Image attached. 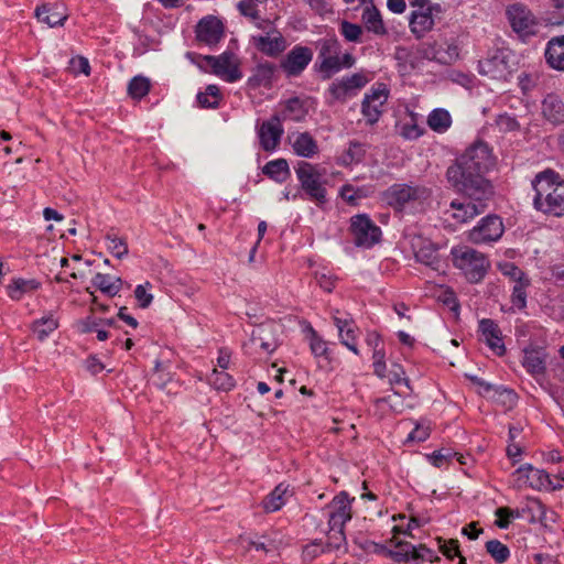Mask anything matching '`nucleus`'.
<instances>
[{
  "label": "nucleus",
  "mask_w": 564,
  "mask_h": 564,
  "mask_svg": "<svg viewBox=\"0 0 564 564\" xmlns=\"http://www.w3.org/2000/svg\"><path fill=\"white\" fill-rule=\"evenodd\" d=\"M494 164L495 156L489 145L482 140H477L448 166L447 182L464 196H473L480 200L492 198L494 186L485 175Z\"/></svg>",
  "instance_id": "f257e3e1"
},
{
  "label": "nucleus",
  "mask_w": 564,
  "mask_h": 564,
  "mask_svg": "<svg viewBox=\"0 0 564 564\" xmlns=\"http://www.w3.org/2000/svg\"><path fill=\"white\" fill-rule=\"evenodd\" d=\"M352 501L354 498H350L348 492L340 491L327 505V509L329 510L327 521L328 530L326 532L327 540L324 542L327 553L348 552L345 527L352 518Z\"/></svg>",
  "instance_id": "f03ea898"
},
{
  "label": "nucleus",
  "mask_w": 564,
  "mask_h": 564,
  "mask_svg": "<svg viewBox=\"0 0 564 564\" xmlns=\"http://www.w3.org/2000/svg\"><path fill=\"white\" fill-rule=\"evenodd\" d=\"M532 187L536 210L554 217L564 216V180L557 172L545 170L539 173L532 181Z\"/></svg>",
  "instance_id": "7ed1b4c3"
},
{
  "label": "nucleus",
  "mask_w": 564,
  "mask_h": 564,
  "mask_svg": "<svg viewBox=\"0 0 564 564\" xmlns=\"http://www.w3.org/2000/svg\"><path fill=\"white\" fill-rule=\"evenodd\" d=\"M451 256L454 267L469 283L481 282L490 269L487 256L470 247H454L451 250Z\"/></svg>",
  "instance_id": "20e7f679"
},
{
  "label": "nucleus",
  "mask_w": 564,
  "mask_h": 564,
  "mask_svg": "<svg viewBox=\"0 0 564 564\" xmlns=\"http://www.w3.org/2000/svg\"><path fill=\"white\" fill-rule=\"evenodd\" d=\"M295 173L301 188L308 199L315 202L318 207H323L328 200L327 189L324 186L323 175L317 167L310 162L300 161L295 167Z\"/></svg>",
  "instance_id": "39448f33"
},
{
  "label": "nucleus",
  "mask_w": 564,
  "mask_h": 564,
  "mask_svg": "<svg viewBox=\"0 0 564 564\" xmlns=\"http://www.w3.org/2000/svg\"><path fill=\"white\" fill-rule=\"evenodd\" d=\"M430 195V189L423 185L397 183L383 192L382 198L393 209L402 210L408 204L425 200Z\"/></svg>",
  "instance_id": "423d86ee"
},
{
  "label": "nucleus",
  "mask_w": 564,
  "mask_h": 564,
  "mask_svg": "<svg viewBox=\"0 0 564 564\" xmlns=\"http://www.w3.org/2000/svg\"><path fill=\"white\" fill-rule=\"evenodd\" d=\"M350 234L357 247L370 249L381 240L382 231L367 214L350 218Z\"/></svg>",
  "instance_id": "0eeeda50"
},
{
  "label": "nucleus",
  "mask_w": 564,
  "mask_h": 564,
  "mask_svg": "<svg viewBox=\"0 0 564 564\" xmlns=\"http://www.w3.org/2000/svg\"><path fill=\"white\" fill-rule=\"evenodd\" d=\"M506 15L514 33L523 41L536 34L538 21L531 10L522 3L507 7Z\"/></svg>",
  "instance_id": "6e6552de"
},
{
  "label": "nucleus",
  "mask_w": 564,
  "mask_h": 564,
  "mask_svg": "<svg viewBox=\"0 0 564 564\" xmlns=\"http://www.w3.org/2000/svg\"><path fill=\"white\" fill-rule=\"evenodd\" d=\"M389 98V89L384 84H378L366 93L360 105V112L369 127L377 124L384 112Z\"/></svg>",
  "instance_id": "1a4fd4ad"
},
{
  "label": "nucleus",
  "mask_w": 564,
  "mask_h": 564,
  "mask_svg": "<svg viewBox=\"0 0 564 564\" xmlns=\"http://www.w3.org/2000/svg\"><path fill=\"white\" fill-rule=\"evenodd\" d=\"M202 61L210 68L212 73L227 83H236L242 78L239 68V61L230 51H225L219 56L204 55L199 56Z\"/></svg>",
  "instance_id": "9d476101"
},
{
  "label": "nucleus",
  "mask_w": 564,
  "mask_h": 564,
  "mask_svg": "<svg viewBox=\"0 0 564 564\" xmlns=\"http://www.w3.org/2000/svg\"><path fill=\"white\" fill-rule=\"evenodd\" d=\"M502 219L497 215H487L468 232V240L475 245L490 243L503 235Z\"/></svg>",
  "instance_id": "9b49d317"
},
{
  "label": "nucleus",
  "mask_w": 564,
  "mask_h": 564,
  "mask_svg": "<svg viewBox=\"0 0 564 564\" xmlns=\"http://www.w3.org/2000/svg\"><path fill=\"white\" fill-rule=\"evenodd\" d=\"M313 56L311 47L296 44L280 61V68L286 77H299L311 64Z\"/></svg>",
  "instance_id": "f8f14e48"
},
{
  "label": "nucleus",
  "mask_w": 564,
  "mask_h": 564,
  "mask_svg": "<svg viewBox=\"0 0 564 564\" xmlns=\"http://www.w3.org/2000/svg\"><path fill=\"white\" fill-rule=\"evenodd\" d=\"M283 133L284 129L279 115H273L270 119L257 124L259 145L264 152H275L281 143Z\"/></svg>",
  "instance_id": "ddd939ff"
},
{
  "label": "nucleus",
  "mask_w": 564,
  "mask_h": 564,
  "mask_svg": "<svg viewBox=\"0 0 564 564\" xmlns=\"http://www.w3.org/2000/svg\"><path fill=\"white\" fill-rule=\"evenodd\" d=\"M466 197L468 198L467 202H458L455 199L449 205L452 210V218L460 224L466 223L477 215L484 213L488 206V202L491 200V198H484L480 200L473 196Z\"/></svg>",
  "instance_id": "4468645a"
},
{
  "label": "nucleus",
  "mask_w": 564,
  "mask_h": 564,
  "mask_svg": "<svg viewBox=\"0 0 564 564\" xmlns=\"http://www.w3.org/2000/svg\"><path fill=\"white\" fill-rule=\"evenodd\" d=\"M477 70L480 75L492 79H506L510 74L509 64L503 52L496 51L492 55L478 61Z\"/></svg>",
  "instance_id": "2eb2a0df"
},
{
  "label": "nucleus",
  "mask_w": 564,
  "mask_h": 564,
  "mask_svg": "<svg viewBox=\"0 0 564 564\" xmlns=\"http://www.w3.org/2000/svg\"><path fill=\"white\" fill-rule=\"evenodd\" d=\"M478 330L486 345L494 354L501 357L506 354L502 332L496 321L482 318L479 321Z\"/></svg>",
  "instance_id": "dca6fc26"
},
{
  "label": "nucleus",
  "mask_w": 564,
  "mask_h": 564,
  "mask_svg": "<svg viewBox=\"0 0 564 564\" xmlns=\"http://www.w3.org/2000/svg\"><path fill=\"white\" fill-rule=\"evenodd\" d=\"M223 36L224 24L216 17H205L196 25V39L207 45H216Z\"/></svg>",
  "instance_id": "f3484780"
},
{
  "label": "nucleus",
  "mask_w": 564,
  "mask_h": 564,
  "mask_svg": "<svg viewBox=\"0 0 564 564\" xmlns=\"http://www.w3.org/2000/svg\"><path fill=\"white\" fill-rule=\"evenodd\" d=\"M441 13L434 12L432 9L413 10L409 19L411 32L416 39H422L434 26V18Z\"/></svg>",
  "instance_id": "a211bd4d"
},
{
  "label": "nucleus",
  "mask_w": 564,
  "mask_h": 564,
  "mask_svg": "<svg viewBox=\"0 0 564 564\" xmlns=\"http://www.w3.org/2000/svg\"><path fill=\"white\" fill-rule=\"evenodd\" d=\"M288 139L297 156L312 159L319 151L316 140L310 132H294Z\"/></svg>",
  "instance_id": "6ab92c4d"
},
{
  "label": "nucleus",
  "mask_w": 564,
  "mask_h": 564,
  "mask_svg": "<svg viewBox=\"0 0 564 564\" xmlns=\"http://www.w3.org/2000/svg\"><path fill=\"white\" fill-rule=\"evenodd\" d=\"M544 57L551 68L564 72V35L553 36L549 40Z\"/></svg>",
  "instance_id": "aec40b11"
},
{
  "label": "nucleus",
  "mask_w": 564,
  "mask_h": 564,
  "mask_svg": "<svg viewBox=\"0 0 564 564\" xmlns=\"http://www.w3.org/2000/svg\"><path fill=\"white\" fill-rule=\"evenodd\" d=\"M545 357L543 348L527 347L523 349L522 366L532 376L543 375L546 370Z\"/></svg>",
  "instance_id": "412c9836"
},
{
  "label": "nucleus",
  "mask_w": 564,
  "mask_h": 564,
  "mask_svg": "<svg viewBox=\"0 0 564 564\" xmlns=\"http://www.w3.org/2000/svg\"><path fill=\"white\" fill-rule=\"evenodd\" d=\"M275 69L276 68L273 63H259L253 68L252 75L248 78V86L252 89L259 87H271Z\"/></svg>",
  "instance_id": "4be33fe9"
},
{
  "label": "nucleus",
  "mask_w": 564,
  "mask_h": 564,
  "mask_svg": "<svg viewBox=\"0 0 564 564\" xmlns=\"http://www.w3.org/2000/svg\"><path fill=\"white\" fill-rule=\"evenodd\" d=\"M543 117L553 124L564 122V102L555 94H549L542 101Z\"/></svg>",
  "instance_id": "5701e85b"
},
{
  "label": "nucleus",
  "mask_w": 564,
  "mask_h": 564,
  "mask_svg": "<svg viewBox=\"0 0 564 564\" xmlns=\"http://www.w3.org/2000/svg\"><path fill=\"white\" fill-rule=\"evenodd\" d=\"M61 9L59 4H43L35 9V15L51 28L59 26L67 20V14Z\"/></svg>",
  "instance_id": "b1692460"
},
{
  "label": "nucleus",
  "mask_w": 564,
  "mask_h": 564,
  "mask_svg": "<svg viewBox=\"0 0 564 564\" xmlns=\"http://www.w3.org/2000/svg\"><path fill=\"white\" fill-rule=\"evenodd\" d=\"M525 470L529 471V475H530L529 488H532L535 490H541V489H546V488L556 490V489L562 488L561 485H558V486L552 485L550 475L543 469L534 468L531 464H524L519 467V474H521Z\"/></svg>",
  "instance_id": "393cba45"
},
{
  "label": "nucleus",
  "mask_w": 564,
  "mask_h": 564,
  "mask_svg": "<svg viewBox=\"0 0 564 564\" xmlns=\"http://www.w3.org/2000/svg\"><path fill=\"white\" fill-rule=\"evenodd\" d=\"M289 485L279 484L269 495H267L261 507L267 513L279 511L288 501Z\"/></svg>",
  "instance_id": "a878e982"
},
{
  "label": "nucleus",
  "mask_w": 564,
  "mask_h": 564,
  "mask_svg": "<svg viewBox=\"0 0 564 564\" xmlns=\"http://www.w3.org/2000/svg\"><path fill=\"white\" fill-rule=\"evenodd\" d=\"M59 326L58 318L53 312L32 322L30 329L40 341H44Z\"/></svg>",
  "instance_id": "bb28decb"
},
{
  "label": "nucleus",
  "mask_w": 564,
  "mask_h": 564,
  "mask_svg": "<svg viewBox=\"0 0 564 564\" xmlns=\"http://www.w3.org/2000/svg\"><path fill=\"white\" fill-rule=\"evenodd\" d=\"M262 173L270 180L280 184L284 183L291 176L289 163L283 158L265 163L262 167Z\"/></svg>",
  "instance_id": "cd10ccee"
},
{
  "label": "nucleus",
  "mask_w": 564,
  "mask_h": 564,
  "mask_svg": "<svg viewBox=\"0 0 564 564\" xmlns=\"http://www.w3.org/2000/svg\"><path fill=\"white\" fill-rule=\"evenodd\" d=\"M91 284L107 296L113 297L121 291L123 281L121 278H111L109 274L96 273L91 279Z\"/></svg>",
  "instance_id": "c85d7f7f"
},
{
  "label": "nucleus",
  "mask_w": 564,
  "mask_h": 564,
  "mask_svg": "<svg viewBox=\"0 0 564 564\" xmlns=\"http://www.w3.org/2000/svg\"><path fill=\"white\" fill-rule=\"evenodd\" d=\"M307 108L305 100L300 97H292L284 102V109L280 116L282 120H291L295 122L303 121L307 116Z\"/></svg>",
  "instance_id": "c756f323"
},
{
  "label": "nucleus",
  "mask_w": 564,
  "mask_h": 564,
  "mask_svg": "<svg viewBox=\"0 0 564 564\" xmlns=\"http://www.w3.org/2000/svg\"><path fill=\"white\" fill-rule=\"evenodd\" d=\"M361 20L367 31L375 33L376 35H386L387 29L384 26L380 11L373 6H367L361 14Z\"/></svg>",
  "instance_id": "7c9ffc66"
},
{
  "label": "nucleus",
  "mask_w": 564,
  "mask_h": 564,
  "mask_svg": "<svg viewBox=\"0 0 564 564\" xmlns=\"http://www.w3.org/2000/svg\"><path fill=\"white\" fill-rule=\"evenodd\" d=\"M253 40L256 47L268 56H278L285 50V40L281 34L274 37L260 35Z\"/></svg>",
  "instance_id": "2f4dec72"
},
{
  "label": "nucleus",
  "mask_w": 564,
  "mask_h": 564,
  "mask_svg": "<svg viewBox=\"0 0 564 564\" xmlns=\"http://www.w3.org/2000/svg\"><path fill=\"white\" fill-rule=\"evenodd\" d=\"M41 283L35 279L18 278L8 285V295L11 300L20 301L23 294L37 290Z\"/></svg>",
  "instance_id": "473e14b6"
},
{
  "label": "nucleus",
  "mask_w": 564,
  "mask_h": 564,
  "mask_svg": "<svg viewBox=\"0 0 564 564\" xmlns=\"http://www.w3.org/2000/svg\"><path fill=\"white\" fill-rule=\"evenodd\" d=\"M531 285L530 278H527L522 281H517L514 283L511 295H510V302L512 304V307L509 308V311L514 312L517 311H524L527 307V299H528V288Z\"/></svg>",
  "instance_id": "72a5a7b5"
},
{
  "label": "nucleus",
  "mask_w": 564,
  "mask_h": 564,
  "mask_svg": "<svg viewBox=\"0 0 564 564\" xmlns=\"http://www.w3.org/2000/svg\"><path fill=\"white\" fill-rule=\"evenodd\" d=\"M221 99L223 96L217 85H208L205 91H199L196 95L198 106L206 109H217Z\"/></svg>",
  "instance_id": "f704fd0d"
},
{
  "label": "nucleus",
  "mask_w": 564,
  "mask_h": 564,
  "mask_svg": "<svg viewBox=\"0 0 564 564\" xmlns=\"http://www.w3.org/2000/svg\"><path fill=\"white\" fill-rule=\"evenodd\" d=\"M415 259L417 262L425 264L435 271H440L442 268V260L437 249L431 243L422 246L415 252Z\"/></svg>",
  "instance_id": "c9c22d12"
},
{
  "label": "nucleus",
  "mask_w": 564,
  "mask_h": 564,
  "mask_svg": "<svg viewBox=\"0 0 564 564\" xmlns=\"http://www.w3.org/2000/svg\"><path fill=\"white\" fill-rule=\"evenodd\" d=\"M367 147L365 143L352 140L348 144V149L341 154L339 163L344 166L360 163L366 155Z\"/></svg>",
  "instance_id": "e433bc0d"
},
{
  "label": "nucleus",
  "mask_w": 564,
  "mask_h": 564,
  "mask_svg": "<svg viewBox=\"0 0 564 564\" xmlns=\"http://www.w3.org/2000/svg\"><path fill=\"white\" fill-rule=\"evenodd\" d=\"M271 334V330L268 327L260 326L257 329H254L251 334V343L256 347H260L264 352H273L276 347V340L273 338H269V335Z\"/></svg>",
  "instance_id": "4c0bfd02"
},
{
  "label": "nucleus",
  "mask_w": 564,
  "mask_h": 564,
  "mask_svg": "<svg viewBox=\"0 0 564 564\" xmlns=\"http://www.w3.org/2000/svg\"><path fill=\"white\" fill-rule=\"evenodd\" d=\"M107 243V249L110 253L117 259H122L128 256L129 247L127 239L123 237H119L113 229L109 230L105 236Z\"/></svg>",
  "instance_id": "58836bf2"
},
{
  "label": "nucleus",
  "mask_w": 564,
  "mask_h": 564,
  "mask_svg": "<svg viewBox=\"0 0 564 564\" xmlns=\"http://www.w3.org/2000/svg\"><path fill=\"white\" fill-rule=\"evenodd\" d=\"M429 127L435 132H445L452 124V117L446 109L436 108L427 118Z\"/></svg>",
  "instance_id": "ea45409f"
},
{
  "label": "nucleus",
  "mask_w": 564,
  "mask_h": 564,
  "mask_svg": "<svg viewBox=\"0 0 564 564\" xmlns=\"http://www.w3.org/2000/svg\"><path fill=\"white\" fill-rule=\"evenodd\" d=\"M208 383L217 391L228 392L236 387V380L224 370L214 369L208 376Z\"/></svg>",
  "instance_id": "a19ab883"
},
{
  "label": "nucleus",
  "mask_w": 564,
  "mask_h": 564,
  "mask_svg": "<svg viewBox=\"0 0 564 564\" xmlns=\"http://www.w3.org/2000/svg\"><path fill=\"white\" fill-rule=\"evenodd\" d=\"M128 95L135 100H141L151 89V83L148 77L137 75L128 83Z\"/></svg>",
  "instance_id": "79ce46f5"
},
{
  "label": "nucleus",
  "mask_w": 564,
  "mask_h": 564,
  "mask_svg": "<svg viewBox=\"0 0 564 564\" xmlns=\"http://www.w3.org/2000/svg\"><path fill=\"white\" fill-rule=\"evenodd\" d=\"M308 334L310 348L312 354L315 357H323L327 361H330L332 357L328 343L324 340L312 326H310Z\"/></svg>",
  "instance_id": "37998d69"
},
{
  "label": "nucleus",
  "mask_w": 564,
  "mask_h": 564,
  "mask_svg": "<svg viewBox=\"0 0 564 564\" xmlns=\"http://www.w3.org/2000/svg\"><path fill=\"white\" fill-rule=\"evenodd\" d=\"M315 69L321 73L323 79H329L340 70L339 54L316 62Z\"/></svg>",
  "instance_id": "c03bdc74"
},
{
  "label": "nucleus",
  "mask_w": 564,
  "mask_h": 564,
  "mask_svg": "<svg viewBox=\"0 0 564 564\" xmlns=\"http://www.w3.org/2000/svg\"><path fill=\"white\" fill-rule=\"evenodd\" d=\"M316 44L318 48L317 62L340 54L341 45L336 37L321 39Z\"/></svg>",
  "instance_id": "a18cd8bd"
},
{
  "label": "nucleus",
  "mask_w": 564,
  "mask_h": 564,
  "mask_svg": "<svg viewBox=\"0 0 564 564\" xmlns=\"http://www.w3.org/2000/svg\"><path fill=\"white\" fill-rule=\"evenodd\" d=\"M486 551L498 564L507 562L510 557L509 547L496 539L486 542Z\"/></svg>",
  "instance_id": "49530a36"
},
{
  "label": "nucleus",
  "mask_w": 564,
  "mask_h": 564,
  "mask_svg": "<svg viewBox=\"0 0 564 564\" xmlns=\"http://www.w3.org/2000/svg\"><path fill=\"white\" fill-rule=\"evenodd\" d=\"M322 554H327L322 539H315L302 547V561L311 563Z\"/></svg>",
  "instance_id": "de8ad7c7"
},
{
  "label": "nucleus",
  "mask_w": 564,
  "mask_h": 564,
  "mask_svg": "<svg viewBox=\"0 0 564 564\" xmlns=\"http://www.w3.org/2000/svg\"><path fill=\"white\" fill-rule=\"evenodd\" d=\"M328 95L330 96V100L328 101L329 105H333L335 101H346V99L350 96H352V91L345 85V83L341 79L334 80L328 89Z\"/></svg>",
  "instance_id": "09e8293b"
},
{
  "label": "nucleus",
  "mask_w": 564,
  "mask_h": 564,
  "mask_svg": "<svg viewBox=\"0 0 564 564\" xmlns=\"http://www.w3.org/2000/svg\"><path fill=\"white\" fill-rule=\"evenodd\" d=\"M398 550H390L387 552V557L393 560L397 563H406L412 560V547L413 544L405 541H399L395 543Z\"/></svg>",
  "instance_id": "8fccbe9b"
},
{
  "label": "nucleus",
  "mask_w": 564,
  "mask_h": 564,
  "mask_svg": "<svg viewBox=\"0 0 564 564\" xmlns=\"http://www.w3.org/2000/svg\"><path fill=\"white\" fill-rule=\"evenodd\" d=\"M436 299L440 303L448 307L455 314L459 313L460 304L455 291L452 288L446 286L442 289L437 294Z\"/></svg>",
  "instance_id": "3c124183"
},
{
  "label": "nucleus",
  "mask_w": 564,
  "mask_h": 564,
  "mask_svg": "<svg viewBox=\"0 0 564 564\" xmlns=\"http://www.w3.org/2000/svg\"><path fill=\"white\" fill-rule=\"evenodd\" d=\"M357 332L358 327L354 323L352 327H347L344 329L341 334H338V337L344 346H346L350 351L358 356L359 349L357 346Z\"/></svg>",
  "instance_id": "603ef678"
},
{
  "label": "nucleus",
  "mask_w": 564,
  "mask_h": 564,
  "mask_svg": "<svg viewBox=\"0 0 564 564\" xmlns=\"http://www.w3.org/2000/svg\"><path fill=\"white\" fill-rule=\"evenodd\" d=\"M498 268L501 274L509 278L513 283L529 278L528 274L513 262L499 263Z\"/></svg>",
  "instance_id": "864d4df0"
},
{
  "label": "nucleus",
  "mask_w": 564,
  "mask_h": 564,
  "mask_svg": "<svg viewBox=\"0 0 564 564\" xmlns=\"http://www.w3.org/2000/svg\"><path fill=\"white\" fill-rule=\"evenodd\" d=\"M340 33L348 42H361L362 28L356 23L343 21L340 23Z\"/></svg>",
  "instance_id": "5fc2aeb1"
},
{
  "label": "nucleus",
  "mask_w": 564,
  "mask_h": 564,
  "mask_svg": "<svg viewBox=\"0 0 564 564\" xmlns=\"http://www.w3.org/2000/svg\"><path fill=\"white\" fill-rule=\"evenodd\" d=\"M440 551L448 558L453 560L455 556H459V544L457 540L446 541L442 538L437 539Z\"/></svg>",
  "instance_id": "6e6d98bb"
},
{
  "label": "nucleus",
  "mask_w": 564,
  "mask_h": 564,
  "mask_svg": "<svg viewBox=\"0 0 564 564\" xmlns=\"http://www.w3.org/2000/svg\"><path fill=\"white\" fill-rule=\"evenodd\" d=\"M412 561H429L431 563L440 561L435 552L423 544L412 547Z\"/></svg>",
  "instance_id": "4d7b16f0"
},
{
  "label": "nucleus",
  "mask_w": 564,
  "mask_h": 564,
  "mask_svg": "<svg viewBox=\"0 0 564 564\" xmlns=\"http://www.w3.org/2000/svg\"><path fill=\"white\" fill-rule=\"evenodd\" d=\"M454 453L451 449L442 448L438 451H434L432 454L427 455L429 460L433 466L441 468L445 465V463L451 462Z\"/></svg>",
  "instance_id": "13d9d810"
},
{
  "label": "nucleus",
  "mask_w": 564,
  "mask_h": 564,
  "mask_svg": "<svg viewBox=\"0 0 564 564\" xmlns=\"http://www.w3.org/2000/svg\"><path fill=\"white\" fill-rule=\"evenodd\" d=\"M496 122L503 131H517L520 129V123L517 118L508 113L499 115Z\"/></svg>",
  "instance_id": "bf43d9fd"
},
{
  "label": "nucleus",
  "mask_w": 564,
  "mask_h": 564,
  "mask_svg": "<svg viewBox=\"0 0 564 564\" xmlns=\"http://www.w3.org/2000/svg\"><path fill=\"white\" fill-rule=\"evenodd\" d=\"M341 80L350 89V91H352V94H355L356 90L362 88L367 84L366 76L359 73L344 76Z\"/></svg>",
  "instance_id": "052dcab7"
},
{
  "label": "nucleus",
  "mask_w": 564,
  "mask_h": 564,
  "mask_svg": "<svg viewBox=\"0 0 564 564\" xmlns=\"http://www.w3.org/2000/svg\"><path fill=\"white\" fill-rule=\"evenodd\" d=\"M238 10H239V12L242 15H245L247 18H250L251 20H259L260 19V14H259V10H258L257 3H253L250 0H241L238 3Z\"/></svg>",
  "instance_id": "680f3d73"
},
{
  "label": "nucleus",
  "mask_w": 564,
  "mask_h": 564,
  "mask_svg": "<svg viewBox=\"0 0 564 564\" xmlns=\"http://www.w3.org/2000/svg\"><path fill=\"white\" fill-rule=\"evenodd\" d=\"M425 523H426V521L424 519L416 517V516H411L405 529H402L401 527L395 525V527H393L392 531L394 534L402 533V534L412 536L411 531L415 528H420V527L424 525Z\"/></svg>",
  "instance_id": "e2e57ef3"
},
{
  "label": "nucleus",
  "mask_w": 564,
  "mask_h": 564,
  "mask_svg": "<svg viewBox=\"0 0 564 564\" xmlns=\"http://www.w3.org/2000/svg\"><path fill=\"white\" fill-rule=\"evenodd\" d=\"M431 431L429 426L416 424L406 437L408 442H424L430 437Z\"/></svg>",
  "instance_id": "0e129e2a"
},
{
  "label": "nucleus",
  "mask_w": 564,
  "mask_h": 564,
  "mask_svg": "<svg viewBox=\"0 0 564 564\" xmlns=\"http://www.w3.org/2000/svg\"><path fill=\"white\" fill-rule=\"evenodd\" d=\"M423 133V130L415 123V122H411V123H404L402 127H401V137L406 139V140H415L417 138H420Z\"/></svg>",
  "instance_id": "69168bd1"
},
{
  "label": "nucleus",
  "mask_w": 564,
  "mask_h": 564,
  "mask_svg": "<svg viewBox=\"0 0 564 564\" xmlns=\"http://www.w3.org/2000/svg\"><path fill=\"white\" fill-rule=\"evenodd\" d=\"M134 296L142 308H147L151 305L153 301V295L147 292L144 285L139 284L134 289Z\"/></svg>",
  "instance_id": "338daca9"
},
{
  "label": "nucleus",
  "mask_w": 564,
  "mask_h": 564,
  "mask_svg": "<svg viewBox=\"0 0 564 564\" xmlns=\"http://www.w3.org/2000/svg\"><path fill=\"white\" fill-rule=\"evenodd\" d=\"M308 7L317 14L325 15L328 13H333L332 7L326 2V0H303Z\"/></svg>",
  "instance_id": "774afa93"
}]
</instances>
